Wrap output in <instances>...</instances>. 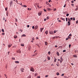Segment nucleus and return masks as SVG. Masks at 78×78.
<instances>
[{
    "label": "nucleus",
    "instance_id": "obj_40",
    "mask_svg": "<svg viewBox=\"0 0 78 78\" xmlns=\"http://www.w3.org/2000/svg\"><path fill=\"white\" fill-rule=\"evenodd\" d=\"M69 37H70V36H72V34H70L69 36H68Z\"/></svg>",
    "mask_w": 78,
    "mask_h": 78
},
{
    "label": "nucleus",
    "instance_id": "obj_53",
    "mask_svg": "<svg viewBox=\"0 0 78 78\" xmlns=\"http://www.w3.org/2000/svg\"><path fill=\"white\" fill-rule=\"evenodd\" d=\"M27 27H28V28H29V27H30V25H27Z\"/></svg>",
    "mask_w": 78,
    "mask_h": 78
},
{
    "label": "nucleus",
    "instance_id": "obj_6",
    "mask_svg": "<svg viewBox=\"0 0 78 78\" xmlns=\"http://www.w3.org/2000/svg\"><path fill=\"white\" fill-rule=\"evenodd\" d=\"M48 43H47V42H45V45H48Z\"/></svg>",
    "mask_w": 78,
    "mask_h": 78
},
{
    "label": "nucleus",
    "instance_id": "obj_21",
    "mask_svg": "<svg viewBox=\"0 0 78 78\" xmlns=\"http://www.w3.org/2000/svg\"><path fill=\"white\" fill-rule=\"evenodd\" d=\"M68 22H70V21H71V20L69 18H68Z\"/></svg>",
    "mask_w": 78,
    "mask_h": 78
},
{
    "label": "nucleus",
    "instance_id": "obj_18",
    "mask_svg": "<svg viewBox=\"0 0 78 78\" xmlns=\"http://www.w3.org/2000/svg\"><path fill=\"white\" fill-rule=\"evenodd\" d=\"M37 28H38V26H36L35 27V29H37Z\"/></svg>",
    "mask_w": 78,
    "mask_h": 78
},
{
    "label": "nucleus",
    "instance_id": "obj_17",
    "mask_svg": "<svg viewBox=\"0 0 78 78\" xmlns=\"http://www.w3.org/2000/svg\"><path fill=\"white\" fill-rule=\"evenodd\" d=\"M56 60H57V59L55 58V60H54V62H56Z\"/></svg>",
    "mask_w": 78,
    "mask_h": 78
},
{
    "label": "nucleus",
    "instance_id": "obj_35",
    "mask_svg": "<svg viewBox=\"0 0 78 78\" xmlns=\"http://www.w3.org/2000/svg\"><path fill=\"white\" fill-rule=\"evenodd\" d=\"M6 16H8V12L6 13Z\"/></svg>",
    "mask_w": 78,
    "mask_h": 78
},
{
    "label": "nucleus",
    "instance_id": "obj_55",
    "mask_svg": "<svg viewBox=\"0 0 78 78\" xmlns=\"http://www.w3.org/2000/svg\"><path fill=\"white\" fill-rule=\"evenodd\" d=\"M47 19H49V17L48 16V17H47Z\"/></svg>",
    "mask_w": 78,
    "mask_h": 78
},
{
    "label": "nucleus",
    "instance_id": "obj_15",
    "mask_svg": "<svg viewBox=\"0 0 78 78\" xmlns=\"http://www.w3.org/2000/svg\"><path fill=\"white\" fill-rule=\"evenodd\" d=\"M21 37H26V35L25 34L22 35Z\"/></svg>",
    "mask_w": 78,
    "mask_h": 78
},
{
    "label": "nucleus",
    "instance_id": "obj_26",
    "mask_svg": "<svg viewBox=\"0 0 78 78\" xmlns=\"http://www.w3.org/2000/svg\"><path fill=\"white\" fill-rule=\"evenodd\" d=\"M56 32H58V30H54V33H56Z\"/></svg>",
    "mask_w": 78,
    "mask_h": 78
},
{
    "label": "nucleus",
    "instance_id": "obj_39",
    "mask_svg": "<svg viewBox=\"0 0 78 78\" xmlns=\"http://www.w3.org/2000/svg\"><path fill=\"white\" fill-rule=\"evenodd\" d=\"M67 19H68L67 18H66V22H67L68 21V20H67Z\"/></svg>",
    "mask_w": 78,
    "mask_h": 78
},
{
    "label": "nucleus",
    "instance_id": "obj_30",
    "mask_svg": "<svg viewBox=\"0 0 78 78\" xmlns=\"http://www.w3.org/2000/svg\"><path fill=\"white\" fill-rule=\"evenodd\" d=\"M56 75H59V73H57Z\"/></svg>",
    "mask_w": 78,
    "mask_h": 78
},
{
    "label": "nucleus",
    "instance_id": "obj_60",
    "mask_svg": "<svg viewBox=\"0 0 78 78\" xmlns=\"http://www.w3.org/2000/svg\"><path fill=\"white\" fill-rule=\"evenodd\" d=\"M19 53H21V51H19Z\"/></svg>",
    "mask_w": 78,
    "mask_h": 78
},
{
    "label": "nucleus",
    "instance_id": "obj_7",
    "mask_svg": "<svg viewBox=\"0 0 78 78\" xmlns=\"http://www.w3.org/2000/svg\"><path fill=\"white\" fill-rule=\"evenodd\" d=\"M48 30H47L45 32V33L46 35L48 34Z\"/></svg>",
    "mask_w": 78,
    "mask_h": 78
},
{
    "label": "nucleus",
    "instance_id": "obj_31",
    "mask_svg": "<svg viewBox=\"0 0 78 78\" xmlns=\"http://www.w3.org/2000/svg\"><path fill=\"white\" fill-rule=\"evenodd\" d=\"M5 11H7L8 10V7H6L5 8Z\"/></svg>",
    "mask_w": 78,
    "mask_h": 78
},
{
    "label": "nucleus",
    "instance_id": "obj_25",
    "mask_svg": "<svg viewBox=\"0 0 78 78\" xmlns=\"http://www.w3.org/2000/svg\"><path fill=\"white\" fill-rule=\"evenodd\" d=\"M12 45V44H11L10 45H9V46H8V47L9 48L11 47Z\"/></svg>",
    "mask_w": 78,
    "mask_h": 78
},
{
    "label": "nucleus",
    "instance_id": "obj_47",
    "mask_svg": "<svg viewBox=\"0 0 78 78\" xmlns=\"http://www.w3.org/2000/svg\"><path fill=\"white\" fill-rule=\"evenodd\" d=\"M3 20H5V17H3Z\"/></svg>",
    "mask_w": 78,
    "mask_h": 78
},
{
    "label": "nucleus",
    "instance_id": "obj_58",
    "mask_svg": "<svg viewBox=\"0 0 78 78\" xmlns=\"http://www.w3.org/2000/svg\"><path fill=\"white\" fill-rule=\"evenodd\" d=\"M70 19L72 20H73V18H71Z\"/></svg>",
    "mask_w": 78,
    "mask_h": 78
},
{
    "label": "nucleus",
    "instance_id": "obj_38",
    "mask_svg": "<svg viewBox=\"0 0 78 78\" xmlns=\"http://www.w3.org/2000/svg\"><path fill=\"white\" fill-rule=\"evenodd\" d=\"M54 11H56V9H54Z\"/></svg>",
    "mask_w": 78,
    "mask_h": 78
},
{
    "label": "nucleus",
    "instance_id": "obj_20",
    "mask_svg": "<svg viewBox=\"0 0 78 78\" xmlns=\"http://www.w3.org/2000/svg\"><path fill=\"white\" fill-rule=\"evenodd\" d=\"M61 19L62 20H64V21H65V19L62 18H61Z\"/></svg>",
    "mask_w": 78,
    "mask_h": 78
},
{
    "label": "nucleus",
    "instance_id": "obj_14",
    "mask_svg": "<svg viewBox=\"0 0 78 78\" xmlns=\"http://www.w3.org/2000/svg\"><path fill=\"white\" fill-rule=\"evenodd\" d=\"M37 54L36 53L35 54H34V55H33V56H36L37 55Z\"/></svg>",
    "mask_w": 78,
    "mask_h": 78
},
{
    "label": "nucleus",
    "instance_id": "obj_22",
    "mask_svg": "<svg viewBox=\"0 0 78 78\" xmlns=\"http://www.w3.org/2000/svg\"><path fill=\"white\" fill-rule=\"evenodd\" d=\"M17 36L16 35H15L14 36V38H15V39H16V38H17Z\"/></svg>",
    "mask_w": 78,
    "mask_h": 78
},
{
    "label": "nucleus",
    "instance_id": "obj_11",
    "mask_svg": "<svg viewBox=\"0 0 78 78\" xmlns=\"http://www.w3.org/2000/svg\"><path fill=\"white\" fill-rule=\"evenodd\" d=\"M28 50H31V46H29L28 48Z\"/></svg>",
    "mask_w": 78,
    "mask_h": 78
},
{
    "label": "nucleus",
    "instance_id": "obj_46",
    "mask_svg": "<svg viewBox=\"0 0 78 78\" xmlns=\"http://www.w3.org/2000/svg\"><path fill=\"white\" fill-rule=\"evenodd\" d=\"M71 47V44H69V48H70Z\"/></svg>",
    "mask_w": 78,
    "mask_h": 78
},
{
    "label": "nucleus",
    "instance_id": "obj_33",
    "mask_svg": "<svg viewBox=\"0 0 78 78\" xmlns=\"http://www.w3.org/2000/svg\"><path fill=\"white\" fill-rule=\"evenodd\" d=\"M55 37H56V39H57V38H58V37H60L59 36H56Z\"/></svg>",
    "mask_w": 78,
    "mask_h": 78
},
{
    "label": "nucleus",
    "instance_id": "obj_28",
    "mask_svg": "<svg viewBox=\"0 0 78 78\" xmlns=\"http://www.w3.org/2000/svg\"><path fill=\"white\" fill-rule=\"evenodd\" d=\"M15 22H17V18H15Z\"/></svg>",
    "mask_w": 78,
    "mask_h": 78
},
{
    "label": "nucleus",
    "instance_id": "obj_41",
    "mask_svg": "<svg viewBox=\"0 0 78 78\" xmlns=\"http://www.w3.org/2000/svg\"><path fill=\"white\" fill-rule=\"evenodd\" d=\"M64 74H62V76H64Z\"/></svg>",
    "mask_w": 78,
    "mask_h": 78
},
{
    "label": "nucleus",
    "instance_id": "obj_50",
    "mask_svg": "<svg viewBox=\"0 0 78 78\" xmlns=\"http://www.w3.org/2000/svg\"><path fill=\"white\" fill-rule=\"evenodd\" d=\"M71 2L72 3H74V2L73 1H71Z\"/></svg>",
    "mask_w": 78,
    "mask_h": 78
},
{
    "label": "nucleus",
    "instance_id": "obj_64",
    "mask_svg": "<svg viewBox=\"0 0 78 78\" xmlns=\"http://www.w3.org/2000/svg\"><path fill=\"white\" fill-rule=\"evenodd\" d=\"M75 20V18L74 17L73 18V20Z\"/></svg>",
    "mask_w": 78,
    "mask_h": 78
},
{
    "label": "nucleus",
    "instance_id": "obj_2",
    "mask_svg": "<svg viewBox=\"0 0 78 78\" xmlns=\"http://www.w3.org/2000/svg\"><path fill=\"white\" fill-rule=\"evenodd\" d=\"M49 34H53V32L51 30V31H49Z\"/></svg>",
    "mask_w": 78,
    "mask_h": 78
},
{
    "label": "nucleus",
    "instance_id": "obj_54",
    "mask_svg": "<svg viewBox=\"0 0 78 78\" xmlns=\"http://www.w3.org/2000/svg\"><path fill=\"white\" fill-rule=\"evenodd\" d=\"M41 78V77H40V76H38L37 77V78Z\"/></svg>",
    "mask_w": 78,
    "mask_h": 78
},
{
    "label": "nucleus",
    "instance_id": "obj_36",
    "mask_svg": "<svg viewBox=\"0 0 78 78\" xmlns=\"http://www.w3.org/2000/svg\"><path fill=\"white\" fill-rule=\"evenodd\" d=\"M20 31H21V32H22V30L21 29H20Z\"/></svg>",
    "mask_w": 78,
    "mask_h": 78
},
{
    "label": "nucleus",
    "instance_id": "obj_4",
    "mask_svg": "<svg viewBox=\"0 0 78 78\" xmlns=\"http://www.w3.org/2000/svg\"><path fill=\"white\" fill-rule=\"evenodd\" d=\"M12 1H11L9 3V5H10V6H11L12 5Z\"/></svg>",
    "mask_w": 78,
    "mask_h": 78
},
{
    "label": "nucleus",
    "instance_id": "obj_34",
    "mask_svg": "<svg viewBox=\"0 0 78 78\" xmlns=\"http://www.w3.org/2000/svg\"><path fill=\"white\" fill-rule=\"evenodd\" d=\"M69 16V14L67 13V14H66V16Z\"/></svg>",
    "mask_w": 78,
    "mask_h": 78
},
{
    "label": "nucleus",
    "instance_id": "obj_29",
    "mask_svg": "<svg viewBox=\"0 0 78 78\" xmlns=\"http://www.w3.org/2000/svg\"><path fill=\"white\" fill-rule=\"evenodd\" d=\"M21 46H22V47H24V44H21Z\"/></svg>",
    "mask_w": 78,
    "mask_h": 78
},
{
    "label": "nucleus",
    "instance_id": "obj_42",
    "mask_svg": "<svg viewBox=\"0 0 78 78\" xmlns=\"http://www.w3.org/2000/svg\"><path fill=\"white\" fill-rule=\"evenodd\" d=\"M32 28H33V29H34V26H33V27H32Z\"/></svg>",
    "mask_w": 78,
    "mask_h": 78
},
{
    "label": "nucleus",
    "instance_id": "obj_12",
    "mask_svg": "<svg viewBox=\"0 0 78 78\" xmlns=\"http://www.w3.org/2000/svg\"><path fill=\"white\" fill-rule=\"evenodd\" d=\"M47 10L48 11H51V9H50V8H48L47 9Z\"/></svg>",
    "mask_w": 78,
    "mask_h": 78
},
{
    "label": "nucleus",
    "instance_id": "obj_49",
    "mask_svg": "<svg viewBox=\"0 0 78 78\" xmlns=\"http://www.w3.org/2000/svg\"><path fill=\"white\" fill-rule=\"evenodd\" d=\"M50 51H49L48 52V54L49 55H50Z\"/></svg>",
    "mask_w": 78,
    "mask_h": 78
},
{
    "label": "nucleus",
    "instance_id": "obj_52",
    "mask_svg": "<svg viewBox=\"0 0 78 78\" xmlns=\"http://www.w3.org/2000/svg\"><path fill=\"white\" fill-rule=\"evenodd\" d=\"M77 10H78V8H76L75 9V11H77Z\"/></svg>",
    "mask_w": 78,
    "mask_h": 78
},
{
    "label": "nucleus",
    "instance_id": "obj_16",
    "mask_svg": "<svg viewBox=\"0 0 78 78\" xmlns=\"http://www.w3.org/2000/svg\"><path fill=\"white\" fill-rule=\"evenodd\" d=\"M23 7H25V8H27V6L26 5H23Z\"/></svg>",
    "mask_w": 78,
    "mask_h": 78
},
{
    "label": "nucleus",
    "instance_id": "obj_1",
    "mask_svg": "<svg viewBox=\"0 0 78 78\" xmlns=\"http://www.w3.org/2000/svg\"><path fill=\"white\" fill-rule=\"evenodd\" d=\"M30 71H31V72H34V68L32 67H30Z\"/></svg>",
    "mask_w": 78,
    "mask_h": 78
},
{
    "label": "nucleus",
    "instance_id": "obj_3",
    "mask_svg": "<svg viewBox=\"0 0 78 78\" xmlns=\"http://www.w3.org/2000/svg\"><path fill=\"white\" fill-rule=\"evenodd\" d=\"M60 59H61V60L60 61V62H61V63H62V61H63V60L62 57H61Z\"/></svg>",
    "mask_w": 78,
    "mask_h": 78
},
{
    "label": "nucleus",
    "instance_id": "obj_63",
    "mask_svg": "<svg viewBox=\"0 0 78 78\" xmlns=\"http://www.w3.org/2000/svg\"><path fill=\"white\" fill-rule=\"evenodd\" d=\"M68 39H69V38H66V41H67V40H68Z\"/></svg>",
    "mask_w": 78,
    "mask_h": 78
},
{
    "label": "nucleus",
    "instance_id": "obj_24",
    "mask_svg": "<svg viewBox=\"0 0 78 78\" xmlns=\"http://www.w3.org/2000/svg\"><path fill=\"white\" fill-rule=\"evenodd\" d=\"M57 55L58 56H59V53L58 52H57Z\"/></svg>",
    "mask_w": 78,
    "mask_h": 78
},
{
    "label": "nucleus",
    "instance_id": "obj_45",
    "mask_svg": "<svg viewBox=\"0 0 78 78\" xmlns=\"http://www.w3.org/2000/svg\"><path fill=\"white\" fill-rule=\"evenodd\" d=\"M32 40H33V41H34V38L33 37V38H32Z\"/></svg>",
    "mask_w": 78,
    "mask_h": 78
},
{
    "label": "nucleus",
    "instance_id": "obj_61",
    "mask_svg": "<svg viewBox=\"0 0 78 78\" xmlns=\"http://www.w3.org/2000/svg\"><path fill=\"white\" fill-rule=\"evenodd\" d=\"M71 5L72 6H74V4H72Z\"/></svg>",
    "mask_w": 78,
    "mask_h": 78
},
{
    "label": "nucleus",
    "instance_id": "obj_27",
    "mask_svg": "<svg viewBox=\"0 0 78 78\" xmlns=\"http://www.w3.org/2000/svg\"><path fill=\"white\" fill-rule=\"evenodd\" d=\"M48 60H50V57H48Z\"/></svg>",
    "mask_w": 78,
    "mask_h": 78
},
{
    "label": "nucleus",
    "instance_id": "obj_23",
    "mask_svg": "<svg viewBox=\"0 0 78 78\" xmlns=\"http://www.w3.org/2000/svg\"><path fill=\"white\" fill-rule=\"evenodd\" d=\"M2 32H3V33H4V32H5V31L4 30V29H2Z\"/></svg>",
    "mask_w": 78,
    "mask_h": 78
},
{
    "label": "nucleus",
    "instance_id": "obj_51",
    "mask_svg": "<svg viewBox=\"0 0 78 78\" xmlns=\"http://www.w3.org/2000/svg\"><path fill=\"white\" fill-rule=\"evenodd\" d=\"M66 50H64L63 51V52H66Z\"/></svg>",
    "mask_w": 78,
    "mask_h": 78
},
{
    "label": "nucleus",
    "instance_id": "obj_43",
    "mask_svg": "<svg viewBox=\"0 0 78 78\" xmlns=\"http://www.w3.org/2000/svg\"><path fill=\"white\" fill-rule=\"evenodd\" d=\"M2 35H5V33H2Z\"/></svg>",
    "mask_w": 78,
    "mask_h": 78
},
{
    "label": "nucleus",
    "instance_id": "obj_5",
    "mask_svg": "<svg viewBox=\"0 0 78 78\" xmlns=\"http://www.w3.org/2000/svg\"><path fill=\"white\" fill-rule=\"evenodd\" d=\"M21 70L22 72H24L23 70H24V69L23 68H21Z\"/></svg>",
    "mask_w": 78,
    "mask_h": 78
},
{
    "label": "nucleus",
    "instance_id": "obj_10",
    "mask_svg": "<svg viewBox=\"0 0 78 78\" xmlns=\"http://www.w3.org/2000/svg\"><path fill=\"white\" fill-rule=\"evenodd\" d=\"M68 26H69L70 25V22L68 21Z\"/></svg>",
    "mask_w": 78,
    "mask_h": 78
},
{
    "label": "nucleus",
    "instance_id": "obj_9",
    "mask_svg": "<svg viewBox=\"0 0 78 78\" xmlns=\"http://www.w3.org/2000/svg\"><path fill=\"white\" fill-rule=\"evenodd\" d=\"M15 63H17V64H19V62L18 61H16L15 62Z\"/></svg>",
    "mask_w": 78,
    "mask_h": 78
},
{
    "label": "nucleus",
    "instance_id": "obj_44",
    "mask_svg": "<svg viewBox=\"0 0 78 78\" xmlns=\"http://www.w3.org/2000/svg\"><path fill=\"white\" fill-rule=\"evenodd\" d=\"M6 78H7V76H6V75L5 74H4Z\"/></svg>",
    "mask_w": 78,
    "mask_h": 78
},
{
    "label": "nucleus",
    "instance_id": "obj_57",
    "mask_svg": "<svg viewBox=\"0 0 78 78\" xmlns=\"http://www.w3.org/2000/svg\"><path fill=\"white\" fill-rule=\"evenodd\" d=\"M56 38V37H53V39H55Z\"/></svg>",
    "mask_w": 78,
    "mask_h": 78
},
{
    "label": "nucleus",
    "instance_id": "obj_62",
    "mask_svg": "<svg viewBox=\"0 0 78 78\" xmlns=\"http://www.w3.org/2000/svg\"><path fill=\"white\" fill-rule=\"evenodd\" d=\"M44 21H46V19L45 18L44 19Z\"/></svg>",
    "mask_w": 78,
    "mask_h": 78
},
{
    "label": "nucleus",
    "instance_id": "obj_13",
    "mask_svg": "<svg viewBox=\"0 0 78 78\" xmlns=\"http://www.w3.org/2000/svg\"><path fill=\"white\" fill-rule=\"evenodd\" d=\"M73 57H74L75 58H77V56L76 55H73Z\"/></svg>",
    "mask_w": 78,
    "mask_h": 78
},
{
    "label": "nucleus",
    "instance_id": "obj_32",
    "mask_svg": "<svg viewBox=\"0 0 78 78\" xmlns=\"http://www.w3.org/2000/svg\"><path fill=\"white\" fill-rule=\"evenodd\" d=\"M44 11H45L46 12L47 11V10L45 9H44Z\"/></svg>",
    "mask_w": 78,
    "mask_h": 78
},
{
    "label": "nucleus",
    "instance_id": "obj_8",
    "mask_svg": "<svg viewBox=\"0 0 78 78\" xmlns=\"http://www.w3.org/2000/svg\"><path fill=\"white\" fill-rule=\"evenodd\" d=\"M44 30V28H41V30H40V31H41V32H42V30Z\"/></svg>",
    "mask_w": 78,
    "mask_h": 78
},
{
    "label": "nucleus",
    "instance_id": "obj_59",
    "mask_svg": "<svg viewBox=\"0 0 78 78\" xmlns=\"http://www.w3.org/2000/svg\"><path fill=\"white\" fill-rule=\"evenodd\" d=\"M76 24H78V21H76Z\"/></svg>",
    "mask_w": 78,
    "mask_h": 78
},
{
    "label": "nucleus",
    "instance_id": "obj_37",
    "mask_svg": "<svg viewBox=\"0 0 78 78\" xmlns=\"http://www.w3.org/2000/svg\"><path fill=\"white\" fill-rule=\"evenodd\" d=\"M68 39H71V37H69V36H68Z\"/></svg>",
    "mask_w": 78,
    "mask_h": 78
},
{
    "label": "nucleus",
    "instance_id": "obj_19",
    "mask_svg": "<svg viewBox=\"0 0 78 78\" xmlns=\"http://www.w3.org/2000/svg\"><path fill=\"white\" fill-rule=\"evenodd\" d=\"M41 13L39 12V13H38V16H41Z\"/></svg>",
    "mask_w": 78,
    "mask_h": 78
},
{
    "label": "nucleus",
    "instance_id": "obj_48",
    "mask_svg": "<svg viewBox=\"0 0 78 78\" xmlns=\"http://www.w3.org/2000/svg\"><path fill=\"white\" fill-rule=\"evenodd\" d=\"M9 53H10L9 51H8V52H7L8 55H9Z\"/></svg>",
    "mask_w": 78,
    "mask_h": 78
},
{
    "label": "nucleus",
    "instance_id": "obj_56",
    "mask_svg": "<svg viewBox=\"0 0 78 78\" xmlns=\"http://www.w3.org/2000/svg\"><path fill=\"white\" fill-rule=\"evenodd\" d=\"M48 75H46L45 76V77H48Z\"/></svg>",
    "mask_w": 78,
    "mask_h": 78
}]
</instances>
